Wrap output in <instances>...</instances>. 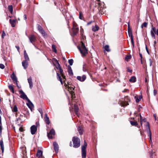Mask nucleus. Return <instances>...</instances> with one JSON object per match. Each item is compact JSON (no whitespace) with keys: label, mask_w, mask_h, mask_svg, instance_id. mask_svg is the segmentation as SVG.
Returning a JSON list of instances; mask_svg holds the SVG:
<instances>
[{"label":"nucleus","mask_w":158,"mask_h":158,"mask_svg":"<svg viewBox=\"0 0 158 158\" xmlns=\"http://www.w3.org/2000/svg\"><path fill=\"white\" fill-rule=\"evenodd\" d=\"M135 99L136 102H139L142 98L141 96H139V97H138L135 96Z\"/></svg>","instance_id":"obj_31"},{"label":"nucleus","mask_w":158,"mask_h":158,"mask_svg":"<svg viewBox=\"0 0 158 158\" xmlns=\"http://www.w3.org/2000/svg\"><path fill=\"white\" fill-rule=\"evenodd\" d=\"M52 135H53L51 134L49 132L48 133V134H47V136H48V138L51 139L52 138Z\"/></svg>","instance_id":"obj_45"},{"label":"nucleus","mask_w":158,"mask_h":158,"mask_svg":"<svg viewBox=\"0 0 158 158\" xmlns=\"http://www.w3.org/2000/svg\"><path fill=\"white\" fill-rule=\"evenodd\" d=\"M147 123L146 126L148 136L149 137L151 141H152V133L150 128L149 124L148 122H147Z\"/></svg>","instance_id":"obj_5"},{"label":"nucleus","mask_w":158,"mask_h":158,"mask_svg":"<svg viewBox=\"0 0 158 158\" xmlns=\"http://www.w3.org/2000/svg\"><path fill=\"white\" fill-rule=\"evenodd\" d=\"M128 30H131V28L130 27V22H129L128 23V26H127Z\"/></svg>","instance_id":"obj_52"},{"label":"nucleus","mask_w":158,"mask_h":158,"mask_svg":"<svg viewBox=\"0 0 158 158\" xmlns=\"http://www.w3.org/2000/svg\"><path fill=\"white\" fill-rule=\"evenodd\" d=\"M43 152L40 150H39L37 152L36 156L38 157H40L42 155Z\"/></svg>","instance_id":"obj_26"},{"label":"nucleus","mask_w":158,"mask_h":158,"mask_svg":"<svg viewBox=\"0 0 158 158\" xmlns=\"http://www.w3.org/2000/svg\"><path fill=\"white\" fill-rule=\"evenodd\" d=\"M73 145V147L75 148L79 147L81 145V141L80 139L76 136L73 137L72 139Z\"/></svg>","instance_id":"obj_2"},{"label":"nucleus","mask_w":158,"mask_h":158,"mask_svg":"<svg viewBox=\"0 0 158 158\" xmlns=\"http://www.w3.org/2000/svg\"><path fill=\"white\" fill-rule=\"evenodd\" d=\"M12 111L13 112H17L18 111V109L16 105L14 106L13 108L12 109Z\"/></svg>","instance_id":"obj_36"},{"label":"nucleus","mask_w":158,"mask_h":158,"mask_svg":"<svg viewBox=\"0 0 158 158\" xmlns=\"http://www.w3.org/2000/svg\"><path fill=\"white\" fill-rule=\"evenodd\" d=\"M8 9L11 14H12L13 11V8L12 5H9L8 6Z\"/></svg>","instance_id":"obj_34"},{"label":"nucleus","mask_w":158,"mask_h":158,"mask_svg":"<svg viewBox=\"0 0 158 158\" xmlns=\"http://www.w3.org/2000/svg\"><path fill=\"white\" fill-rule=\"evenodd\" d=\"M59 72L61 75V76L64 79H65V76L63 74V69H61V68H60L59 69Z\"/></svg>","instance_id":"obj_24"},{"label":"nucleus","mask_w":158,"mask_h":158,"mask_svg":"<svg viewBox=\"0 0 158 158\" xmlns=\"http://www.w3.org/2000/svg\"><path fill=\"white\" fill-rule=\"evenodd\" d=\"M131 124L133 126H136L138 125V123L136 121H130Z\"/></svg>","instance_id":"obj_33"},{"label":"nucleus","mask_w":158,"mask_h":158,"mask_svg":"<svg viewBox=\"0 0 158 158\" xmlns=\"http://www.w3.org/2000/svg\"><path fill=\"white\" fill-rule=\"evenodd\" d=\"M24 55L25 59V60L29 61V59L26 50H24Z\"/></svg>","instance_id":"obj_25"},{"label":"nucleus","mask_w":158,"mask_h":158,"mask_svg":"<svg viewBox=\"0 0 158 158\" xmlns=\"http://www.w3.org/2000/svg\"><path fill=\"white\" fill-rule=\"evenodd\" d=\"M28 60H23L22 62V66L25 69H26L27 68L28 66Z\"/></svg>","instance_id":"obj_16"},{"label":"nucleus","mask_w":158,"mask_h":158,"mask_svg":"<svg viewBox=\"0 0 158 158\" xmlns=\"http://www.w3.org/2000/svg\"><path fill=\"white\" fill-rule=\"evenodd\" d=\"M128 35H129V37H130L131 38V44L132 45L133 47H134V44L133 38V34H132V30H128Z\"/></svg>","instance_id":"obj_7"},{"label":"nucleus","mask_w":158,"mask_h":158,"mask_svg":"<svg viewBox=\"0 0 158 158\" xmlns=\"http://www.w3.org/2000/svg\"><path fill=\"white\" fill-rule=\"evenodd\" d=\"M51 134H52L53 135H55V131L53 129H52L50 132H49Z\"/></svg>","instance_id":"obj_42"},{"label":"nucleus","mask_w":158,"mask_h":158,"mask_svg":"<svg viewBox=\"0 0 158 158\" xmlns=\"http://www.w3.org/2000/svg\"><path fill=\"white\" fill-rule=\"evenodd\" d=\"M87 146V143L85 140H84V144L81 146L82 157V158H85L86 157V148Z\"/></svg>","instance_id":"obj_3"},{"label":"nucleus","mask_w":158,"mask_h":158,"mask_svg":"<svg viewBox=\"0 0 158 158\" xmlns=\"http://www.w3.org/2000/svg\"><path fill=\"white\" fill-rule=\"evenodd\" d=\"M52 48L53 49V51L55 53H56L57 51L56 49V47L55 45L53 44L52 45Z\"/></svg>","instance_id":"obj_38"},{"label":"nucleus","mask_w":158,"mask_h":158,"mask_svg":"<svg viewBox=\"0 0 158 158\" xmlns=\"http://www.w3.org/2000/svg\"><path fill=\"white\" fill-rule=\"evenodd\" d=\"M53 146L55 152L56 153L58 152L59 150V146L58 144L56 142H54L53 143Z\"/></svg>","instance_id":"obj_13"},{"label":"nucleus","mask_w":158,"mask_h":158,"mask_svg":"<svg viewBox=\"0 0 158 158\" xmlns=\"http://www.w3.org/2000/svg\"><path fill=\"white\" fill-rule=\"evenodd\" d=\"M73 60L72 59H70L68 60V62L70 65H72L73 63Z\"/></svg>","instance_id":"obj_43"},{"label":"nucleus","mask_w":158,"mask_h":158,"mask_svg":"<svg viewBox=\"0 0 158 158\" xmlns=\"http://www.w3.org/2000/svg\"><path fill=\"white\" fill-rule=\"evenodd\" d=\"M92 22H93V21H90V22H88L87 23V25H90L92 23Z\"/></svg>","instance_id":"obj_60"},{"label":"nucleus","mask_w":158,"mask_h":158,"mask_svg":"<svg viewBox=\"0 0 158 158\" xmlns=\"http://www.w3.org/2000/svg\"><path fill=\"white\" fill-rule=\"evenodd\" d=\"M4 65L2 64H0V68L2 69H3L5 68Z\"/></svg>","instance_id":"obj_48"},{"label":"nucleus","mask_w":158,"mask_h":158,"mask_svg":"<svg viewBox=\"0 0 158 158\" xmlns=\"http://www.w3.org/2000/svg\"><path fill=\"white\" fill-rule=\"evenodd\" d=\"M104 50L107 52L110 51V49L109 48V46L108 45H106L104 47Z\"/></svg>","instance_id":"obj_29"},{"label":"nucleus","mask_w":158,"mask_h":158,"mask_svg":"<svg viewBox=\"0 0 158 158\" xmlns=\"http://www.w3.org/2000/svg\"><path fill=\"white\" fill-rule=\"evenodd\" d=\"M150 32L152 37L154 39H155L156 37L155 34V33L154 32H153V31H151Z\"/></svg>","instance_id":"obj_37"},{"label":"nucleus","mask_w":158,"mask_h":158,"mask_svg":"<svg viewBox=\"0 0 158 158\" xmlns=\"http://www.w3.org/2000/svg\"><path fill=\"white\" fill-rule=\"evenodd\" d=\"M57 76L58 78L59 79V81H60L62 84V79L59 75V74L58 73H56Z\"/></svg>","instance_id":"obj_41"},{"label":"nucleus","mask_w":158,"mask_h":158,"mask_svg":"<svg viewBox=\"0 0 158 158\" xmlns=\"http://www.w3.org/2000/svg\"><path fill=\"white\" fill-rule=\"evenodd\" d=\"M153 93L154 95H156L157 94V91L155 89H154L153 90Z\"/></svg>","instance_id":"obj_56"},{"label":"nucleus","mask_w":158,"mask_h":158,"mask_svg":"<svg viewBox=\"0 0 158 158\" xmlns=\"http://www.w3.org/2000/svg\"><path fill=\"white\" fill-rule=\"evenodd\" d=\"M78 48L83 56H85L86 54L88 52V50L85 47L84 44L82 41L81 42V47H78Z\"/></svg>","instance_id":"obj_1"},{"label":"nucleus","mask_w":158,"mask_h":158,"mask_svg":"<svg viewBox=\"0 0 158 158\" xmlns=\"http://www.w3.org/2000/svg\"><path fill=\"white\" fill-rule=\"evenodd\" d=\"M86 64H84L83 65V71L84 72H85L86 71V69H85V66L86 65Z\"/></svg>","instance_id":"obj_54"},{"label":"nucleus","mask_w":158,"mask_h":158,"mask_svg":"<svg viewBox=\"0 0 158 158\" xmlns=\"http://www.w3.org/2000/svg\"><path fill=\"white\" fill-rule=\"evenodd\" d=\"M44 119L46 123L48 124H49L50 123V121L49 120V118L47 116V114H45V117H44Z\"/></svg>","instance_id":"obj_19"},{"label":"nucleus","mask_w":158,"mask_h":158,"mask_svg":"<svg viewBox=\"0 0 158 158\" xmlns=\"http://www.w3.org/2000/svg\"><path fill=\"white\" fill-rule=\"evenodd\" d=\"M8 88L11 92L13 93H14V89L12 85H9L8 86Z\"/></svg>","instance_id":"obj_35"},{"label":"nucleus","mask_w":158,"mask_h":158,"mask_svg":"<svg viewBox=\"0 0 158 158\" xmlns=\"http://www.w3.org/2000/svg\"><path fill=\"white\" fill-rule=\"evenodd\" d=\"M146 51L147 52L149 53V51H148V48H147V46L146 45Z\"/></svg>","instance_id":"obj_63"},{"label":"nucleus","mask_w":158,"mask_h":158,"mask_svg":"<svg viewBox=\"0 0 158 158\" xmlns=\"http://www.w3.org/2000/svg\"><path fill=\"white\" fill-rule=\"evenodd\" d=\"M148 23L146 22H144L141 25V27L143 28V27H147Z\"/></svg>","instance_id":"obj_39"},{"label":"nucleus","mask_w":158,"mask_h":158,"mask_svg":"<svg viewBox=\"0 0 158 158\" xmlns=\"http://www.w3.org/2000/svg\"><path fill=\"white\" fill-rule=\"evenodd\" d=\"M16 48L17 49L18 51L19 50V47L18 46H15Z\"/></svg>","instance_id":"obj_58"},{"label":"nucleus","mask_w":158,"mask_h":158,"mask_svg":"<svg viewBox=\"0 0 158 158\" xmlns=\"http://www.w3.org/2000/svg\"><path fill=\"white\" fill-rule=\"evenodd\" d=\"M152 64V61L150 60V66H151Z\"/></svg>","instance_id":"obj_64"},{"label":"nucleus","mask_w":158,"mask_h":158,"mask_svg":"<svg viewBox=\"0 0 158 158\" xmlns=\"http://www.w3.org/2000/svg\"><path fill=\"white\" fill-rule=\"evenodd\" d=\"M17 20L16 19H10L9 20V22L11 24V26L12 27H14L15 26V23H16Z\"/></svg>","instance_id":"obj_20"},{"label":"nucleus","mask_w":158,"mask_h":158,"mask_svg":"<svg viewBox=\"0 0 158 158\" xmlns=\"http://www.w3.org/2000/svg\"><path fill=\"white\" fill-rule=\"evenodd\" d=\"M74 112L76 113V114L79 117V114H78V111H79V108L78 106V105L77 104H74Z\"/></svg>","instance_id":"obj_14"},{"label":"nucleus","mask_w":158,"mask_h":158,"mask_svg":"<svg viewBox=\"0 0 158 158\" xmlns=\"http://www.w3.org/2000/svg\"><path fill=\"white\" fill-rule=\"evenodd\" d=\"M54 61H55V64H56V65L55 64H54L56 69H59L61 68V67H60V64H59L58 60L56 59H54Z\"/></svg>","instance_id":"obj_18"},{"label":"nucleus","mask_w":158,"mask_h":158,"mask_svg":"<svg viewBox=\"0 0 158 158\" xmlns=\"http://www.w3.org/2000/svg\"><path fill=\"white\" fill-rule=\"evenodd\" d=\"M19 93L21 94L20 97L23 99H26L27 101L29 100L27 97V95L25 94L24 93L22 90L19 91Z\"/></svg>","instance_id":"obj_10"},{"label":"nucleus","mask_w":158,"mask_h":158,"mask_svg":"<svg viewBox=\"0 0 158 158\" xmlns=\"http://www.w3.org/2000/svg\"><path fill=\"white\" fill-rule=\"evenodd\" d=\"M152 30L151 31H153L158 36V29L156 31V28L155 27H153L152 25Z\"/></svg>","instance_id":"obj_27"},{"label":"nucleus","mask_w":158,"mask_h":158,"mask_svg":"<svg viewBox=\"0 0 158 158\" xmlns=\"http://www.w3.org/2000/svg\"><path fill=\"white\" fill-rule=\"evenodd\" d=\"M30 129L31 134H35L37 130V127L35 125H33L31 127Z\"/></svg>","instance_id":"obj_11"},{"label":"nucleus","mask_w":158,"mask_h":158,"mask_svg":"<svg viewBox=\"0 0 158 158\" xmlns=\"http://www.w3.org/2000/svg\"><path fill=\"white\" fill-rule=\"evenodd\" d=\"M23 17H24V19L25 20H26V19H27V16H26V14H24Z\"/></svg>","instance_id":"obj_57"},{"label":"nucleus","mask_w":158,"mask_h":158,"mask_svg":"<svg viewBox=\"0 0 158 158\" xmlns=\"http://www.w3.org/2000/svg\"><path fill=\"white\" fill-rule=\"evenodd\" d=\"M139 56L141 58V64H142V55L141 54L139 53Z\"/></svg>","instance_id":"obj_55"},{"label":"nucleus","mask_w":158,"mask_h":158,"mask_svg":"<svg viewBox=\"0 0 158 158\" xmlns=\"http://www.w3.org/2000/svg\"><path fill=\"white\" fill-rule=\"evenodd\" d=\"M79 18L81 20L83 18V14L81 12H79Z\"/></svg>","instance_id":"obj_40"},{"label":"nucleus","mask_w":158,"mask_h":158,"mask_svg":"<svg viewBox=\"0 0 158 158\" xmlns=\"http://www.w3.org/2000/svg\"><path fill=\"white\" fill-rule=\"evenodd\" d=\"M23 117V115H20V117H19L18 118H17V121H18L19 120H21V118H22Z\"/></svg>","instance_id":"obj_49"},{"label":"nucleus","mask_w":158,"mask_h":158,"mask_svg":"<svg viewBox=\"0 0 158 158\" xmlns=\"http://www.w3.org/2000/svg\"><path fill=\"white\" fill-rule=\"evenodd\" d=\"M127 100H128L129 102L130 101V98L128 97H126L125 98L124 102L119 101L118 102V104L122 106H126L129 105L128 101H126Z\"/></svg>","instance_id":"obj_4"},{"label":"nucleus","mask_w":158,"mask_h":158,"mask_svg":"<svg viewBox=\"0 0 158 158\" xmlns=\"http://www.w3.org/2000/svg\"><path fill=\"white\" fill-rule=\"evenodd\" d=\"M131 82H135L136 81V78L134 76L132 77L129 80Z\"/></svg>","instance_id":"obj_28"},{"label":"nucleus","mask_w":158,"mask_h":158,"mask_svg":"<svg viewBox=\"0 0 158 158\" xmlns=\"http://www.w3.org/2000/svg\"><path fill=\"white\" fill-rule=\"evenodd\" d=\"M39 111L40 112V114H41V115L42 116L43 114V113L42 110H40Z\"/></svg>","instance_id":"obj_61"},{"label":"nucleus","mask_w":158,"mask_h":158,"mask_svg":"<svg viewBox=\"0 0 158 158\" xmlns=\"http://www.w3.org/2000/svg\"><path fill=\"white\" fill-rule=\"evenodd\" d=\"M127 71L128 72H129L130 73H131L132 72V70L131 69H130L129 67L127 68Z\"/></svg>","instance_id":"obj_53"},{"label":"nucleus","mask_w":158,"mask_h":158,"mask_svg":"<svg viewBox=\"0 0 158 158\" xmlns=\"http://www.w3.org/2000/svg\"><path fill=\"white\" fill-rule=\"evenodd\" d=\"M99 28V27L98 26V25H95V26L92 27V30L93 31L95 32L98 31Z\"/></svg>","instance_id":"obj_23"},{"label":"nucleus","mask_w":158,"mask_h":158,"mask_svg":"<svg viewBox=\"0 0 158 158\" xmlns=\"http://www.w3.org/2000/svg\"><path fill=\"white\" fill-rule=\"evenodd\" d=\"M28 38L30 42L33 44L36 40V38L34 35H30L28 36Z\"/></svg>","instance_id":"obj_9"},{"label":"nucleus","mask_w":158,"mask_h":158,"mask_svg":"<svg viewBox=\"0 0 158 158\" xmlns=\"http://www.w3.org/2000/svg\"><path fill=\"white\" fill-rule=\"evenodd\" d=\"M11 77L14 83L17 85L18 88H20L18 85L17 78L14 73H13L11 75Z\"/></svg>","instance_id":"obj_6"},{"label":"nucleus","mask_w":158,"mask_h":158,"mask_svg":"<svg viewBox=\"0 0 158 158\" xmlns=\"http://www.w3.org/2000/svg\"><path fill=\"white\" fill-rule=\"evenodd\" d=\"M154 44L153 46H154V47H155L156 46V40L154 41Z\"/></svg>","instance_id":"obj_62"},{"label":"nucleus","mask_w":158,"mask_h":158,"mask_svg":"<svg viewBox=\"0 0 158 158\" xmlns=\"http://www.w3.org/2000/svg\"><path fill=\"white\" fill-rule=\"evenodd\" d=\"M6 35V34L5 32L3 31V32H2V38H4V37Z\"/></svg>","instance_id":"obj_51"},{"label":"nucleus","mask_w":158,"mask_h":158,"mask_svg":"<svg viewBox=\"0 0 158 158\" xmlns=\"http://www.w3.org/2000/svg\"><path fill=\"white\" fill-rule=\"evenodd\" d=\"M64 85H65L66 87H67V88H68L69 89L70 88V90H71L72 89H73V90H74V88H73V87H71V88H70V87L69 86V85H67L66 84H64Z\"/></svg>","instance_id":"obj_47"},{"label":"nucleus","mask_w":158,"mask_h":158,"mask_svg":"<svg viewBox=\"0 0 158 158\" xmlns=\"http://www.w3.org/2000/svg\"><path fill=\"white\" fill-rule=\"evenodd\" d=\"M28 103H27V106L29 108L31 109V110H32V109L34 107V106L32 103L31 102L30 100L27 101Z\"/></svg>","instance_id":"obj_15"},{"label":"nucleus","mask_w":158,"mask_h":158,"mask_svg":"<svg viewBox=\"0 0 158 158\" xmlns=\"http://www.w3.org/2000/svg\"><path fill=\"white\" fill-rule=\"evenodd\" d=\"M131 55H127L125 57V60H128L131 59Z\"/></svg>","instance_id":"obj_44"},{"label":"nucleus","mask_w":158,"mask_h":158,"mask_svg":"<svg viewBox=\"0 0 158 158\" xmlns=\"http://www.w3.org/2000/svg\"><path fill=\"white\" fill-rule=\"evenodd\" d=\"M81 39H83V40L85 39V37L83 35V33L81 31Z\"/></svg>","instance_id":"obj_50"},{"label":"nucleus","mask_w":158,"mask_h":158,"mask_svg":"<svg viewBox=\"0 0 158 158\" xmlns=\"http://www.w3.org/2000/svg\"><path fill=\"white\" fill-rule=\"evenodd\" d=\"M68 72L69 75L70 76H73V73L71 67L69 65L68 66Z\"/></svg>","instance_id":"obj_21"},{"label":"nucleus","mask_w":158,"mask_h":158,"mask_svg":"<svg viewBox=\"0 0 158 158\" xmlns=\"http://www.w3.org/2000/svg\"><path fill=\"white\" fill-rule=\"evenodd\" d=\"M78 130L79 133L80 135H81L82 134L83 129L82 127H79L78 128Z\"/></svg>","instance_id":"obj_30"},{"label":"nucleus","mask_w":158,"mask_h":158,"mask_svg":"<svg viewBox=\"0 0 158 158\" xmlns=\"http://www.w3.org/2000/svg\"><path fill=\"white\" fill-rule=\"evenodd\" d=\"M79 31V28L77 26L74 24H73V28H72V31L74 35H76L78 32Z\"/></svg>","instance_id":"obj_8"},{"label":"nucleus","mask_w":158,"mask_h":158,"mask_svg":"<svg viewBox=\"0 0 158 158\" xmlns=\"http://www.w3.org/2000/svg\"><path fill=\"white\" fill-rule=\"evenodd\" d=\"M37 28L39 31L43 29L40 25H38Z\"/></svg>","instance_id":"obj_46"},{"label":"nucleus","mask_w":158,"mask_h":158,"mask_svg":"<svg viewBox=\"0 0 158 158\" xmlns=\"http://www.w3.org/2000/svg\"><path fill=\"white\" fill-rule=\"evenodd\" d=\"M19 130L21 131H23V129L22 127H20L19 128Z\"/></svg>","instance_id":"obj_59"},{"label":"nucleus","mask_w":158,"mask_h":158,"mask_svg":"<svg viewBox=\"0 0 158 158\" xmlns=\"http://www.w3.org/2000/svg\"><path fill=\"white\" fill-rule=\"evenodd\" d=\"M30 88L31 89L33 87V82L31 77H30L27 79Z\"/></svg>","instance_id":"obj_17"},{"label":"nucleus","mask_w":158,"mask_h":158,"mask_svg":"<svg viewBox=\"0 0 158 158\" xmlns=\"http://www.w3.org/2000/svg\"><path fill=\"white\" fill-rule=\"evenodd\" d=\"M86 75H83L82 77L80 76H78L77 77V79L79 81L82 82L84 81L86 79Z\"/></svg>","instance_id":"obj_12"},{"label":"nucleus","mask_w":158,"mask_h":158,"mask_svg":"<svg viewBox=\"0 0 158 158\" xmlns=\"http://www.w3.org/2000/svg\"><path fill=\"white\" fill-rule=\"evenodd\" d=\"M0 146L1 148V149L2 150V153H3L4 150V147L3 141L2 139L0 141Z\"/></svg>","instance_id":"obj_22"},{"label":"nucleus","mask_w":158,"mask_h":158,"mask_svg":"<svg viewBox=\"0 0 158 158\" xmlns=\"http://www.w3.org/2000/svg\"><path fill=\"white\" fill-rule=\"evenodd\" d=\"M40 32L42 35L45 37H47V35L45 32V31L43 29L41 30L40 31Z\"/></svg>","instance_id":"obj_32"}]
</instances>
